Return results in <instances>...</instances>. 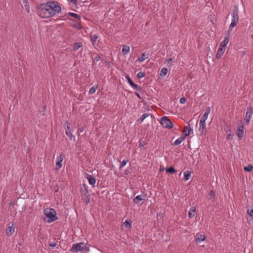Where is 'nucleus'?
Instances as JSON below:
<instances>
[{
  "instance_id": "nucleus-15",
  "label": "nucleus",
  "mask_w": 253,
  "mask_h": 253,
  "mask_svg": "<svg viewBox=\"0 0 253 253\" xmlns=\"http://www.w3.org/2000/svg\"><path fill=\"white\" fill-rule=\"evenodd\" d=\"M239 20V16H238V9H234L233 11L232 16V21L236 22L238 23Z\"/></svg>"
},
{
  "instance_id": "nucleus-23",
  "label": "nucleus",
  "mask_w": 253,
  "mask_h": 253,
  "mask_svg": "<svg viewBox=\"0 0 253 253\" xmlns=\"http://www.w3.org/2000/svg\"><path fill=\"white\" fill-rule=\"evenodd\" d=\"M184 179L185 181H187L189 180L191 176V172L188 171L186 170L184 172Z\"/></svg>"
},
{
  "instance_id": "nucleus-38",
  "label": "nucleus",
  "mask_w": 253,
  "mask_h": 253,
  "mask_svg": "<svg viewBox=\"0 0 253 253\" xmlns=\"http://www.w3.org/2000/svg\"><path fill=\"white\" fill-rule=\"evenodd\" d=\"M124 226L126 228H130L131 227V223L128 222V221L126 220L124 223Z\"/></svg>"
},
{
  "instance_id": "nucleus-49",
  "label": "nucleus",
  "mask_w": 253,
  "mask_h": 253,
  "mask_svg": "<svg viewBox=\"0 0 253 253\" xmlns=\"http://www.w3.org/2000/svg\"><path fill=\"white\" fill-rule=\"evenodd\" d=\"M70 1L74 4H76V3L77 2V0H70Z\"/></svg>"
},
{
  "instance_id": "nucleus-32",
  "label": "nucleus",
  "mask_w": 253,
  "mask_h": 253,
  "mask_svg": "<svg viewBox=\"0 0 253 253\" xmlns=\"http://www.w3.org/2000/svg\"><path fill=\"white\" fill-rule=\"evenodd\" d=\"M126 78L128 83V84H129V85L132 87L133 85H134V84H135L132 81V80L131 79V78L129 77V76H126Z\"/></svg>"
},
{
  "instance_id": "nucleus-40",
  "label": "nucleus",
  "mask_w": 253,
  "mask_h": 253,
  "mask_svg": "<svg viewBox=\"0 0 253 253\" xmlns=\"http://www.w3.org/2000/svg\"><path fill=\"white\" fill-rule=\"evenodd\" d=\"M145 76V73L143 72H139L138 73L137 76L138 78H142Z\"/></svg>"
},
{
  "instance_id": "nucleus-11",
  "label": "nucleus",
  "mask_w": 253,
  "mask_h": 253,
  "mask_svg": "<svg viewBox=\"0 0 253 253\" xmlns=\"http://www.w3.org/2000/svg\"><path fill=\"white\" fill-rule=\"evenodd\" d=\"M199 131L202 134H205L206 132V126L205 122L200 121Z\"/></svg>"
},
{
  "instance_id": "nucleus-2",
  "label": "nucleus",
  "mask_w": 253,
  "mask_h": 253,
  "mask_svg": "<svg viewBox=\"0 0 253 253\" xmlns=\"http://www.w3.org/2000/svg\"><path fill=\"white\" fill-rule=\"evenodd\" d=\"M47 3L48 4L47 6L49 7L48 8H49L51 12V16H53L61 11V7L58 2L50 1L47 2Z\"/></svg>"
},
{
  "instance_id": "nucleus-43",
  "label": "nucleus",
  "mask_w": 253,
  "mask_h": 253,
  "mask_svg": "<svg viewBox=\"0 0 253 253\" xmlns=\"http://www.w3.org/2000/svg\"><path fill=\"white\" fill-rule=\"evenodd\" d=\"M248 214L250 216H253V209H248L247 211Z\"/></svg>"
},
{
  "instance_id": "nucleus-12",
  "label": "nucleus",
  "mask_w": 253,
  "mask_h": 253,
  "mask_svg": "<svg viewBox=\"0 0 253 253\" xmlns=\"http://www.w3.org/2000/svg\"><path fill=\"white\" fill-rule=\"evenodd\" d=\"M210 112H211L210 107H207L205 110V113L203 114V115L202 116V117L201 118L200 121L206 122V120L207 119V118L208 117L209 114L210 113Z\"/></svg>"
},
{
  "instance_id": "nucleus-4",
  "label": "nucleus",
  "mask_w": 253,
  "mask_h": 253,
  "mask_svg": "<svg viewBox=\"0 0 253 253\" xmlns=\"http://www.w3.org/2000/svg\"><path fill=\"white\" fill-rule=\"evenodd\" d=\"M86 251H88V250H87L85 244L83 242L74 244L70 249V251L73 253L78 251L84 252Z\"/></svg>"
},
{
  "instance_id": "nucleus-51",
  "label": "nucleus",
  "mask_w": 253,
  "mask_h": 253,
  "mask_svg": "<svg viewBox=\"0 0 253 253\" xmlns=\"http://www.w3.org/2000/svg\"><path fill=\"white\" fill-rule=\"evenodd\" d=\"M139 145H140L141 146H144V144L143 143H142V141H141V142H139Z\"/></svg>"
},
{
  "instance_id": "nucleus-35",
  "label": "nucleus",
  "mask_w": 253,
  "mask_h": 253,
  "mask_svg": "<svg viewBox=\"0 0 253 253\" xmlns=\"http://www.w3.org/2000/svg\"><path fill=\"white\" fill-rule=\"evenodd\" d=\"M128 161V160L127 159H125V160H123V161L121 163V165H120L119 169H121L124 167H125L126 166V163H127Z\"/></svg>"
},
{
  "instance_id": "nucleus-14",
  "label": "nucleus",
  "mask_w": 253,
  "mask_h": 253,
  "mask_svg": "<svg viewBox=\"0 0 253 253\" xmlns=\"http://www.w3.org/2000/svg\"><path fill=\"white\" fill-rule=\"evenodd\" d=\"M206 239V236L204 235L197 233L195 237V242L196 243H199L201 242L204 241Z\"/></svg>"
},
{
  "instance_id": "nucleus-22",
  "label": "nucleus",
  "mask_w": 253,
  "mask_h": 253,
  "mask_svg": "<svg viewBox=\"0 0 253 253\" xmlns=\"http://www.w3.org/2000/svg\"><path fill=\"white\" fill-rule=\"evenodd\" d=\"M130 47L127 45H125L123 47L122 52L124 54H127L129 52Z\"/></svg>"
},
{
  "instance_id": "nucleus-37",
  "label": "nucleus",
  "mask_w": 253,
  "mask_h": 253,
  "mask_svg": "<svg viewBox=\"0 0 253 253\" xmlns=\"http://www.w3.org/2000/svg\"><path fill=\"white\" fill-rule=\"evenodd\" d=\"M132 87L133 89H136V90H137L138 91H141V90H142L141 87L140 86L138 85L137 84H134V85H133L132 86Z\"/></svg>"
},
{
  "instance_id": "nucleus-24",
  "label": "nucleus",
  "mask_w": 253,
  "mask_h": 253,
  "mask_svg": "<svg viewBox=\"0 0 253 253\" xmlns=\"http://www.w3.org/2000/svg\"><path fill=\"white\" fill-rule=\"evenodd\" d=\"M99 36L96 35L94 34L93 35H92L90 38V41L92 42V44L94 45L96 42L97 39H98Z\"/></svg>"
},
{
  "instance_id": "nucleus-18",
  "label": "nucleus",
  "mask_w": 253,
  "mask_h": 253,
  "mask_svg": "<svg viewBox=\"0 0 253 253\" xmlns=\"http://www.w3.org/2000/svg\"><path fill=\"white\" fill-rule=\"evenodd\" d=\"M196 208L195 207H192L189 211L188 217L190 218H192L194 217L195 215Z\"/></svg>"
},
{
  "instance_id": "nucleus-50",
  "label": "nucleus",
  "mask_w": 253,
  "mask_h": 253,
  "mask_svg": "<svg viewBox=\"0 0 253 253\" xmlns=\"http://www.w3.org/2000/svg\"><path fill=\"white\" fill-rule=\"evenodd\" d=\"M135 94L136 95V96L139 98H141V97H140V95L139 93H137V92H135Z\"/></svg>"
},
{
  "instance_id": "nucleus-17",
  "label": "nucleus",
  "mask_w": 253,
  "mask_h": 253,
  "mask_svg": "<svg viewBox=\"0 0 253 253\" xmlns=\"http://www.w3.org/2000/svg\"><path fill=\"white\" fill-rule=\"evenodd\" d=\"M86 178L89 182V183L93 186H94L96 182L95 179L92 175L89 174L87 175Z\"/></svg>"
},
{
  "instance_id": "nucleus-41",
  "label": "nucleus",
  "mask_w": 253,
  "mask_h": 253,
  "mask_svg": "<svg viewBox=\"0 0 253 253\" xmlns=\"http://www.w3.org/2000/svg\"><path fill=\"white\" fill-rule=\"evenodd\" d=\"M166 62L168 64L169 66H171L172 63V58H170L166 60Z\"/></svg>"
},
{
  "instance_id": "nucleus-3",
  "label": "nucleus",
  "mask_w": 253,
  "mask_h": 253,
  "mask_svg": "<svg viewBox=\"0 0 253 253\" xmlns=\"http://www.w3.org/2000/svg\"><path fill=\"white\" fill-rule=\"evenodd\" d=\"M44 214L48 218L47 222L48 223L53 222L57 219L56 215V211L54 209L52 208H46L43 211Z\"/></svg>"
},
{
  "instance_id": "nucleus-21",
  "label": "nucleus",
  "mask_w": 253,
  "mask_h": 253,
  "mask_svg": "<svg viewBox=\"0 0 253 253\" xmlns=\"http://www.w3.org/2000/svg\"><path fill=\"white\" fill-rule=\"evenodd\" d=\"M83 46V43L82 42H78L74 44L73 46V50L76 51L78 50L80 48Z\"/></svg>"
},
{
  "instance_id": "nucleus-39",
  "label": "nucleus",
  "mask_w": 253,
  "mask_h": 253,
  "mask_svg": "<svg viewBox=\"0 0 253 253\" xmlns=\"http://www.w3.org/2000/svg\"><path fill=\"white\" fill-rule=\"evenodd\" d=\"M253 169V167L251 165H249L244 168V170L247 171H251Z\"/></svg>"
},
{
  "instance_id": "nucleus-29",
  "label": "nucleus",
  "mask_w": 253,
  "mask_h": 253,
  "mask_svg": "<svg viewBox=\"0 0 253 253\" xmlns=\"http://www.w3.org/2000/svg\"><path fill=\"white\" fill-rule=\"evenodd\" d=\"M143 200L142 196L141 195L137 196L135 198L133 199V202L134 203L137 204L138 201H140Z\"/></svg>"
},
{
  "instance_id": "nucleus-46",
  "label": "nucleus",
  "mask_w": 253,
  "mask_h": 253,
  "mask_svg": "<svg viewBox=\"0 0 253 253\" xmlns=\"http://www.w3.org/2000/svg\"><path fill=\"white\" fill-rule=\"evenodd\" d=\"M233 136V135L232 134L229 133V134L227 135L226 139L227 140H230V139H232Z\"/></svg>"
},
{
  "instance_id": "nucleus-10",
  "label": "nucleus",
  "mask_w": 253,
  "mask_h": 253,
  "mask_svg": "<svg viewBox=\"0 0 253 253\" xmlns=\"http://www.w3.org/2000/svg\"><path fill=\"white\" fill-rule=\"evenodd\" d=\"M66 124H67V126L65 128L66 134L67 135L69 136L70 139H72L73 137V135L71 132V128L70 126L71 124L68 122H66Z\"/></svg>"
},
{
  "instance_id": "nucleus-33",
  "label": "nucleus",
  "mask_w": 253,
  "mask_h": 253,
  "mask_svg": "<svg viewBox=\"0 0 253 253\" xmlns=\"http://www.w3.org/2000/svg\"><path fill=\"white\" fill-rule=\"evenodd\" d=\"M80 20H77L76 21V23L74 24V27L76 29H79V30H80V29H82V27L81 25V24H80Z\"/></svg>"
},
{
  "instance_id": "nucleus-30",
  "label": "nucleus",
  "mask_w": 253,
  "mask_h": 253,
  "mask_svg": "<svg viewBox=\"0 0 253 253\" xmlns=\"http://www.w3.org/2000/svg\"><path fill=\"white\" fill-rule=\"evenodd\" d=\"M23 2L24 4V6H25L26 10H27V12L28 13H29V9H30V6H29V4L28 0H27L26 1H23Z\"/></svg>"
},
{
  "instance_id": "nucleus-19",
  "label": "nucleus",
  "mask_w": 253,
  "mask_h": 253,
  "mask_svg": "<svg viewBox=\"0 0 253 253\" xmlns=\"http://www.w3.org/2000/svg\"><path fill=\"white\" fill-rule=\"evenodd\" d=\"M185 139L184 136H181L177 139L172 144L173 146H177L181 143V142Z\"/></svg>"
},
{
  "instance_id": "nucleus-7",
  "label": "nucleus",
  "mask_w": 253,
  "mask_h": 253,
  "mask_svg": "<svg viewBox=\"0 0 253 253\" xmlns=\"http://www.w3.org/2000/svg\"><path fill=\"white\" fill-rule=\"evenodd\" d=\"M240 124H238L239 126L237 130V134L239 138V140H241L244 135V126L242 121H240Z\"/></svg>"
},
{
  "instance_id": "nucleus-34",
  "label": "nucleus",
  "mask_w": 253,
  "mask_h": 253,
  "mask_svg": "<svg viewBox=\"0 0 253 253\" xmlns=\"http://www.w3.org/2000/svg\"><path fill=\"white\" fill-rule=\"evenodd\" d=\"M237 24V22L232 21L231 23L229 26V31H232L233 28L236 26Z\"/></svg>"
},
{
  "instance_id": "nucleus-16",
  "label": "nucleus",
  "mask_w": 253,
  "mask_h": 253,
  "mask_svg": "<svg viewBox=\"0 0 253 253\" xmlns=\"http://www.w3.org/2000/svg\"><path fill=\"white\" fill-rule=\"evenodd\" d=\"M225 51V48L223 47H221L219 46L216 54V58L217 59H220L222 55L223 54Z\"/></svg>"
},
{
  "instance_id": "nucleus-9",
  "label": "nucleus",
  "mask_w": 253,
  "mask_h": 253,
  "mask_svg": "<svg viewBox=\"0 0 253 253\" xmlns=\"http://www.w3.org/2000/svg\"><path fill=\"white\" fill-rule=\"evenodd\" d=\"M65 158L64 155L63 153H60V155L57 157L56 162V165L57 167L56 169L57 170L60 169L62 167V162Z\"/></svg>"
},
{
  "instance_id": "nucleus-5",
  "label": "nucleus",
  "mask_w": 253,
  "mask_h": 253,
  "mask_svg": "<svg viewBox=\"0 0 253 253\" xmlns=\"http://www.w3.org/2000/svg\"><path fill=\"white\" fill-rule=\"evenodd\" d=\"M160 123L165 128L170 129L173 127V124L167 116L163 117L161 118Z\"/></svg>"
},
{
  "instance_id": "nucleus-25",
  "label": "nucleus",
  "mask_w": 253,
  "mask_h": 253,
  "mask_svg": "<svg viewBox=\"0 0 253 253\" xmlns=\"http://www.w3.org/2000/svg\"><path fill=\"white\" fill-rule=\"evenodd\" d=\"M149 57V55L145 54V53L141 54L140 57L138 58V60L142 62L144 61L145 59H147Z\"/></svg>"
},
{
  "instance_id": "nucleus-44",
  "label": "nucleus",
  "mask_w": 253,
  "mask_h": 253,
  "mask_svg": "<svg viewBox=\"0 0 253 253\" xmlns=\"http://www.w3.org/2000/svg\"><path fill=\"white\" fill-rule=\"evenodd\" d=\"M179 102L181 104H184L186 102V99L184 97H181L180 99Z\"/></svg>"
},
{
  "instance_id": "nucleus-36",
  "label": "nucleus",
  "mask_w": 253,
  "mask_h": 253,
  "mask_svg": "<svg viewBox=\"0 0 253 253\" xmlns=\"http://www.w3.org/2000/svg\"><path fill=\"white\" fill-rule=\"evenodd\" d=\"M166 171H167V172H169V173H175L176 172V170L173 167H170V168L168 169Z\"/></svg>"
},
{
  "instance_id": "nucleus-20",
  "label": "nucleus",
  "mask_w": 253,
  "mask_h": 253,
  "mask_svg": "<svg viewBox=\"0 0 253 253\" xmlns=\"http://www.w3.org/2000/svg\"><path fill=\"white\" fill-rule=\"evenodd\" d=\"M229 39L228 37H225L224 40L221 42L219 44V46L224 48L228 44Z\"/></svg>"
},
{
  "instance_id": "nucleus-6",
  "label": "nucleus",
  "mask_w": 253,
  "mask_h": 253,
  "mask_svg": "<svg viewBox=\"0 0 253 253\" xmlns=\"http://www.w3.org/2000/svg\"><path fill=\"white\" fill-rule=\"evenodd\" d=\"M253 113V108L251 106L248 107L245 118V124L249 125Z\"/></svg>"
},
{
  "instance_id": "nucleus-45",
  "label": "nucleus",
  "mask_w": 253,
  "mask_h": 253,
  "mask_svg": "<svg viewBox=\"0 0 253 253\" xmlns=\"http://www.w3.org/2000/svg\"><path fill=\"white\" fill-rule=\"evenodd\" d=\"M100 58V57L99 55L95 56L94 58L93 62L95 63V62H98Z\"/></svg>"
},
{
  "instance_id": "nucleus-26",
  "label": "nucleus",
  "mask_w": 253,
  "mask_h": 253,
  "mask_svg": "<svg viewBox=\"0 0 253 253\" xmlns=\"http://www.w3.org/2000/svg\"><path fill=\"white\" fill-rule=\"evenodd\" d=\"M168 70L166 68H163L161 69L160 76L164 77L166 76V75L168 74Z\"/></svg>"
},
{
  "instance_id": "nucleus-31",
  "label": "nucleus",
  "mask_w": 253,
  "mask_h": 253,
  "mask_svg": "<svg viewBox=\"0 0 253 253\" xmlns=\"http://www.w3.org/2000/svg\"><path fill=\"white\" fill-rule=\"evenodd\" d=\"M149 116V113H144L139 118V120L140 121V123H142V122L144 121V120L148 117Z\"/></svg>"
},
{
  "instance_id": "nucleus-13",
  "label": "nucleus",
  "mask_w": 253,
  "mask_h": 253,
  "mask_svg": "<svg viewBox=\"0 0 253 253\" xmlns=\"http://www.w3.org/2000/svg\"><path fill=\"white\" fill-rule=\"evenodd\" d=\"M191 133H193V129L190 126L184 127L183 130V133L184 134V136L185 138Z\"/></svg>"
},
{
  "instance_id": "nucleus-48",
  "label": "nucleus",
  "mask_w": 253,
  "mask_h": 253,
  "mask_svg": "<svg viewBox=\"0 0 253 253\" xmlns=\"http://www.w3.org/2000/svg\"><path fill=\"white\" fill-rule=\"evenodd\" d=\"M248 221L251 223V222H253V216H249V217H248Z\"/></svg>"
},
{
  "instance_id": "nucleus-28",
  "label": "nucleus",
  "mask_w": 253,
  "mask_h": 253,
  "mask_svg": "<svg viewBox=\"0 0 253 253\" xmlns=\"http://www.w3.org/2000/svg\"><path fill=\"white\" fill-rule=\"evenodd\" d=\"M68 15H70L71 17H73L76 18L78 20H80L81 19V16L80 15H78L77 14H76L75 13L73 12H69L68 13Z\"/></svg>"
},
{
  "instance_id": "nucleus-42",
  "label": "nucleus",
  "mask_w": 253,
  "mask_h": 253,
  "mask_svg": "<svg viewBox=\"0 0 253 253\" xmlns=\"http://www.w3.org/2000/svg\"><path fill=\"white\" fill-rule=\"evenodd\" d=\"M209 195V198L210 199H211L215 197V193L212 190L210 192Z\"/></svg>"
},
{
  "instance_id": "nucleus-52",
  "label": "nucleus",
  "mask_w": 253,
  "mask_h": 253,
  "mask_svg": "<svg viewBox=\"0 0 253 253\" xmlns=\"http://www.w3.org/2000/svg\"><path fill=\"white\" fill-rule=\"evenodd\" d=\"M88 203H89V197H88Z\"/></svg>"
},
{
  "instance_id": "nucleus-1",
  "label": "nucleus",
  "mask_w": 253,
  "mask_h": 253,
  "mask_svg": "<svg viewBox=\"0 0 253 253\" xmlns=\"http://www.w3.org/2000/svg\"><path fill=\"white\" fill-rule=\"evenodd\" d=\"M47 3L41 4L39 6L37 13L38 15L42 18H49L51 17V12L50 11L49 8Z\"/></svg>"
},
{
  "instance_id": "nucleus-8",
  "label": "nucleus",
  "mask_w": 253,
  "mask_h": 253,
  "mask_svg": "<svg viewBox=\"0 0 253 253\" xmlns=\"http://www.w3.org/2000/svg\"><path fill=\"white\" fill-rule=\"evenodd\" d=\"M7 227L5 230L6 235L9 237L11 236L15 231V226L14 223H8L7 225Z\"/></svg>"
},
{
  "instance_id": "nucleus-47",
  "label": "nucleus",
  "mask_w": 253,
  "mask_h": 253,
  "mask_svg": "<svg viewBox=\"0 0 253 253\" xmlns=\"http://www.w3.org/2000/svg\"><path fill=\"white\" fill-rule=\"evenodd\" d=\"M49 245L50 247H51L52 248H54L56 246V244L55 243H50L49 244Z\"/></svg>"
},
{
  "instance_id": "nucleus-27",
  "label": "nucleus",
  "mask_w": 253,
  "mask_h": 253,
  "mask_svg": "<svg viewBox=\"0 0 253 253\" xmlns=\"http://www.w3.org/2000/svg\"><path fill=\"white\" fill-rule=\"evenodd\" d=\"M97 88H98V86L97 85H95L92 86L89 90V94H92L94 93L95 92L96 89H97Z\"/></svg>"
}]
</instances>
